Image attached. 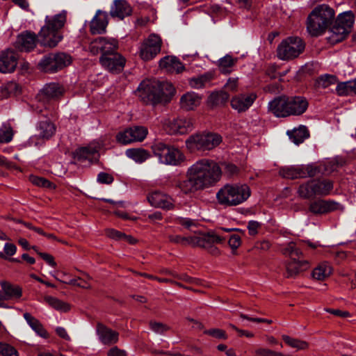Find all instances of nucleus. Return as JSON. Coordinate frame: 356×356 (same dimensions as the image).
Returning a JSON list of instances; mask_svg holds the SVG:
<instances>
[{"label": "nucleus", "mask_w": 356, "mask_h": 356, "mask_svg": "<svg viewBox=\"0 0 356 356\" xmlns=\"http://www.w3.org/2000/svg\"><path fill=\"white\" fill-rule=\"evenodd\" d=\"M165 127L170 134H185L193 130V122L191 118H176L166 122Z\"/></svg>", "instance_id": "obj_15"}, {"label": "nucleus", "mask_w": 356, "mask_h": 356, "mask_svg": "<svg viewBox=\"0 0 356 356\" xmlns=\"http://www.w3.org/2000/svg\"><path fill=\"white\" fill-rule=\"evenodd\" d=\"M334 10L327 4L314 8L307 17V29L312 36L323 34L334 18Z\"/></svg>", "instance_id": "obj_4"}, {"label": "nucleus", "mask_w": 356, "mask_h": 356, "mask_svg": "<svg viewBox=\"0 0 356 356\" xmlns=\"http://www.w3.org/2000/svg\"><path fill=\"white\" fill-rule=\"evenodd\" d=\"M0 355L2 356H19L17 350L11 345L0 342Z\"/></svg>", "instance_id": "obj_53"}, {"label": "nucleus", "mask_w": 356, "mask_h": 356, "mask_svg": "<svg viewBox=\"0 0 356 356\" xmlns=\"http://www.w3.org/2000/svg\"><path fill=\"white\" fill-rule=\"evenodd\" d=\"M282 254L289 257V259H300L302 256L301 250L297 247L296 243L291 242L288 243L284 248L282 249Z\"/></svg>", "instance_id": "obj_47"}, {"label": "nucleus", "mask_w": 356, "mask_h": 356, "mask_svg": "<svg viewBox=\"0 0 356 356\" xmlns=\"http://www.w3.org/2000/svg\"><path fill=\"white\" fill-rule=\"evenodd\" d=\"M337 82V76L330 74L322 75L317 80V83L318 86H321L324 88H327L331 85L335 84Z\"/></svg>", "instance_id": "obj_52"}, {"label": "nucleus", "mask_w": 356, "mask_h": 356, "mask_svg": "<svg viewBox=\"0 0 356 356\" xmlns=\"http://www.w3.org/2000/svg\"><path fill=\"white\" fill-rule=\"evenodd\" d=\"M257 99L255 93H243L235 95L231 99L232 108L238 113L246 111Z\"/></svg>", "instance_id": "obj_21"}, {"label": "nucleus", "mask_w": 356, "mask_h": 356, "mask_svg": "<svg viewBox=\"0 0 356 356\" xmlns=\"http://www.w3.org/2000/svg\"><path fill=\"white\" fill-rule=\"evenodd\" d=\"M228 243L232 249L236 250L241 245V237L236 234L232 235Z\"/></svg>", "instance_id": "obj_61"}, {"label": "nucleus", "mask_w": 356, "mask_h": 356, "mask_svg": "<svg viewBox=\"0 0 356 356\" xmlns=\"http://www.w3.org/2000/svg\"><path fill=\"white\" fill-rule=\"evenodd\" d=\"M309 103L302 96H289V107L290 116L302 115L307 109Z\"/></svg>", "instance_id": "obj_27"}, {"label": "nucleus", "mask_w": 356, "mask_h": 356, "mask_svg": "<svg viewBox=\"0 0 356 356\" xmlns=\"http://www.w3.org/2000/svg\"><path fill=\"white\" fill-rule=\"evenodd\" d=\"M159 67L170 73H180L185 70L184 65L175 56H166L159 61Z\"/></svg>", "instance_id": "obj_30"}, {"label": "nucleus", "mask_w": 356, "mask_h": 356, "mask_svg": "<svg viewBox=\"0 0 356 356\" xmlns=\"http://www.w3.org/2000/svg\"><path fill=\"white\" fill-rule=\"evenodd\" d=\"M177 222L186 229H191L192 227L196 225L195 220L188 218H178L177 219Z\"/></svg>", "instance_id": "obj_59"}, {"label": "nucleus", "mask_w": 356, "mask_h": 356, "mask_svg": "<svg viewBox=\"0 0 356 356\" xmlns=\"http://www.w3.org/2000/svg\"><path fill=\"white\" fill-rule=\"evenodd\" d=\"M162 40L156 34H151L140 47V56L145 61L150 60L161 51Z\"/></svg>", "instance_id": "obj_12"}, {"label": "nucleus", "mask_w": 356, "mask_h": 356, "mask_svg": "<svg viewBox=\"0 0 356 356\" xmlns=\"http://www.w3.org/2000/svg\"><path fill=\"white\" fill-rule=\"evenodd\" d=\"M309 268V263L307 260L300 259H289L286 263V276L288 278H293L298 276L301 272Z\"/></svg>", "instance_id": "obj_26"}, {"label": "nucleus", "mask_w": 356, "mask_h": 356, "mask_svg": "<svg viewBox=\"0 0 356 356\" xmlns=\"http://www.w3.org/2000/svg\"><path fill=\"white\" fill-rule=\"evenodd\" d=\"M67 12L62 10L54 15H47L44 19V25L41 28L38 35L40 43L44 47H55L63 39L60 32L66 22Z\"/></svg>", "instance_id": "obj_3"}, {"label": "nucleus", "mask_w": 356, "mask_h": 356, "mask_svg": "<svg viewBox=\"0 0 356 356\" xmlns=\"http://www.w3.org/2000/svg\"><path fill=\"white\" fill-rule=\"evenodd\" d=\"M298 193L300 197L304 199H313L316 196L314 179L308 181L301 184L298 189Z\"/></svg>", "instance_id": "obj_39"}, {"label": "nucleus", "mask_w": 356, "mask_h": 356, "mask_svg": "<svg viewBox=\"0 0 356 356\" xmlns=\"http://www.w3.org/2000/svg\"><path fill=\"white\" fill-rule=\"evenodd\" d=\"M100 148V144L98 143H92L88 147L79 148L76 151L75 159L79 161L83 160L91 161L95 158Z\"/></svg>", "instance_id": "obj_33"}, {"label": "nucleus", "mask_w": 356, "mask_h": 356, "mask_svg": "<svg viewBox=\"0 0 356 356\" xmlns=\"http://www.w3.org/2000/svg\"><path fill=\"white\" fill-rule=\"evenodd\" d=\"M97 333L100 341L106 345H111L118 342L119 334L102 324H98Z\"/></svg>", "instance_id": "obj_31"}, {"label": "nucleus", "mask_w": 356, "mask_h": 356, "mask_svg": "<svg viewBox=\"0 0 356 356\" xmlns=\"http://www.w3.org/2000/svg\"><path fill=\"white\" fill-rule=\"evenodd\" d=\"M261 227V223L255 221L250 220L248 224V229L250 235L254 236L258 233V229Z\"/></svg>", "instance_id": "obj_60"}, {"label": "nucleus", "mask_w": 356, "mask_h": 356, "mask_svg": "<svg viewBox=\"0 0 356 356\" xmlns=\"http://www.w3.org/2000/svg\"><path fill=\"white\" fill-rule=\"evenodd\" d=\"M149 327L153 332L157 334H163L168 330L165 325L159 322H150Z\"/></svg>", "instance_id": "obj_57"}, {"label": "nucleus", "mask_w": 356, "mask_h": 356, "mask_svg": "<svg viewBox=\"0 0 356 356\" xmlns=\"http://www.w3.org/2000/svg\"><path fill=\"white\" fill-rule=\"evenodd\" d=\"M55 131L54 124L47 120L40 122L38 127V136L42 138H49L54 134Z\"/></svg>", "instance_id": "obj_44"}, {"label": "nucleus", "mask_w": 356, "mask_h": 356, "mask_svg": "<svg viewBox=\"0 0 356 356\" xmlns=\"http://www.w3.org/2000/svg\"><path fill=\"white\" fill-rule=\"evenodd\" d=\"M72 58L65 53L50 54L39 63L40 68L45 72H55L69 65Z\"/></svg>", "instance_id": "obj_10"}, {"label": "nucleus", "mask_w": 356, "mask_h": 356, "mask_svg": "<svg viewBox=\"0 0 356 356\" xmlns=\"http://www.w3.org/2000/svg\"><path fill=\"white\" fill-rule=\"evenodd\" d=\"M147 200L154 207L165 210H171L175 207L172 198L160 191H156L149 193L147 196Z\"/></svg>", "instance_id": "obj_20"}, {"label": "nucleus", "mask_w": 356, "mask_h": 356, "mask_svg": "<svg viewBox=\"0 0 356 356\" xmlns=\"http://www.w3.org/2000/svg\"><path fill=\"white\" fill-rule=\"evenodd\" d=\"M108 24V13L106 11L98 10L90 22V31L93 35L104 33Z\"/></svg>", "instance_id": "obj_22"}, {"label": "nucleus", "mask_w": 356, "mask_h": 356, "mask_svg": "<svg viewBox=\"0 0 356 356\" xmlns=\"http://www.w3.org/2000/svg\"><path fill=\"white\" fill-rule=\"evenodd\" d=\"M24 319L29 325V326L40 337L43 338H47L48 333L46 330L43 327L40 322L31 316L29 313H24L23 315Z\"/></svg>", "instance_id": "obj_37"}, {"label": "nucleus", "mask_w": 356, "mask_h": 356, "mask_svg": "<svg viewBox=\"0 0 356 356\" xmlns=\"http://www.w3.org/2000/svg\"><path fill=\"white\" fill-rule=\"evenodd\" d=\"M222 171V174L224 173L228 177H231L238 174L239 169L238 168L230 163L221 162L220 163H217Z\"/></svg>", "instance_id": "obj_49"}, {"label": "nucleus", "mask_w": 356, "mask_h": 356, "mask_svg": "<svg viewBox=\"0 0 356 356\" xmlns=\"http://www.w3.org/2000/svg\"><path fill=\"white\" fill-rule=\"evenodd\" d=\"M90 280V277L88 274H83V277H78L77 278L72 279L68 282H63L65 284L76 286L83 289L90 288V284L88 281Z\"/></svg>", "instance_id": "obj_50"}, {"label": "nucleus", "mask_w": 356, "mask_h": 356, "mask_svg": "<svg viewBox=\"0 0 356 356\" xmlns=\"http://www.w3.org/2000/svg\"><path fill=\"white\" fill-rule=\"evenodd\" d=\"M0 285L4 293L3 299H6V300H18L22 297V289L19 286L12 284L6 281H1Z\"/></svg>", "instance_id": "obj_32"}, {"label": "nucleus", "mask_w": 356, "mask_h": 356, "mask_svg": "<svg viewBox=\"0 0 356 356\" xmlns=\"http://www.w3.org/2000/svg\"><path fill=\"white\" fill-rule=\"evenodd\" d=\"M147 133L148 131L146 127L136 126L120 132L116 138L119 143L126 145L134 142L143 141L146 138Z\"/></svg>", "instance_id": "obj_14"}, {"label": "nucleus", "mask_w": 356, "mask_h": 356, "mask_svg": "<svg viewBox=\"0 0 356 356\" xmlns=\"http://www.w3.org/2000/svg\"><path fill=\"white\" fill-rule=\"evenodd\" d=\"M202 102V97L195 92H188L184 94L179 100L180 107L186 111H193L197 108Z\"/></svg>", "instance_id": "obj_29"}, {"label": "nucleus", "mask_w": 356, "mask_h": 356, "mask_svg": "<svg viewBox=\"0 0 356 356\" xmlns=\"http://www.w3.org/2000/svg\"><path fill=\"white\" fill-rule=\"evenodd\" d=\"M289 107V96H280L268 102V110L277 118L290 116Z\"/></svg>", "instance_id": "obj_17"}, {"label": "nucleus", "mask_w": 356, "mask_h": 356, "mask_svg": "<svg viewBox=\"0 0 356 356\" xmlns=\"http://www.w3.org/2000/svg\"><path fill=\"white\" fill-rule=\"evenodd\" d=\"M251 191L247 184H225L216 193L220 204L232 207L245 202L250 196Z\"/></svg>", "instance_id": "obj_5"}, {"label": "nucleus", "mask_w": 356, "mask_h": 356, "mask_svg": "<svg viewBox=\"0 0 356 356\" xmlns=\"http://www.w3.org/2000/svg\"><path fill=\"white\" fill-rule=\"evenodd\" d=\"M44 302L53 309L61 312H66L70 310V305L63 300L51 296H46L44 298Z\"/></svg>", "instance_id": "obj_43"}, {"label": "nucleus", "mask_w": 356, "mask_h": 356, "mask_svg": "<svg viewBox=\"0 0 356 356\" xmlns=\"http://www.w3.org/2000/svg\"><path fill=\"white\" fill-rule=\"evenodd\" d=\"M17 54L13 50L7 49L0 52V72H13L17 65Z\"/></svg>", "instance_id": "obj_19"}, {"label": "nucleus", "mask_w": 356, "mask_h": 356, "mask_svg": "<svg viewBox=\"0 0 356 356\" xmlns=\"http://www.w3.org/2000/svg\"><path fill=\"white\" fill-rule=\"evenodd\" d=\"M37 35L31 31L20 33L15 41V47L20 51H30L36 47Z\"/></svg>", "instance_id": "obj_24"}, {"label": "nucleus", "mask_w": 356, "mask_h": 356, "mask_svg": "<svg viewBox=\"0 0 356 356\" xmlns=\"http://www.w3.org/2000/svg\"><path fill=\"white\" fill-rule=\"evenodd\" d=\"M132 13V8L125 0H114L111 6L110 15L113 17L123 19L129 16Z\"/></svg>", "instance_id": "obj_28"}, {"label": "nucleus", "mask_w": 356, "mask_h": 356, "mask_svg": "<svg viewBox=\"0 0 356 356\" xmlns=\"http://www.w3.org/2000/svg\"><path fill=\"white\" fill-rule=\"evenodd\" d=\"M221 177L222 171L216 161L202 159L188 168L186 179L178 181L176 187L184 194H189L214 186Z\"/></svg>", "instance_id": "obj_1"}, {"label": "nucleus", "mask_w": 356, "mask_h": 356, "mask_svg": "<svg viewBox=\"0 0 356 356\" xmlns=\"http://www.w3.org/2000/svg\"><path fill=\"white\" fill-rule=\"evenodd\" d=\"M336 92L339 96L356 94V79L338 83Z\"/></svg>", "instance_id": "obj_38"}, {"label": "nucleus", "mask_w": 356, "mask_h": 356, "mask_svg": "<svg viewBox=\"0 0 356 356\" xmlns=\"http://www.w3.org/2000/svg\"><path fill=\"white\" fill-rule=\"evenodd\" d=\"M126 155L139 163L144 162L149 157V152L144 149H129L126 151Z\"/></svg>", "instance_id": "obj_45"}, {"label": "nucleus", "mask_w": 356, "mask_h": 356, "mask_svg": "<svg viewBox=\"0 0 356 356\" xmlns=\"http://www.w3.org/2000/svg\"><path fill=\"white\" fill-rule=\"evenodd\" d=\"M298 193L300 197L304 199H313L316 196L314 179L308 181L301 184L298 189Z\"/></svg>", "instance_id": "obj_40"}, {"label": "nucleus", "mask_w": 356, "mask_h": 356, "mask_svg": "<svg viewBox=\"0 0 356 356\" xmlns=\"http://www.w3.org/2000/svg\"><path fill=\"white\" fill-rule=\"evenodd\" d=\"M238 87V78L237 77H232L229 78L226 84L225 85V88L229 90L234 91L236 90Z\"/></svg>", "instance_id": "obj_62"}, {"label": "nucleus", "mask_w": 356, "mask_h": 356, "mask_svg": "<svg viewBox=\"0 0 356 356\" xmlns=\"http://www.w3.org/2000/svg\"><path fill=\"white\" fill-rule=\"evenodd\" d=\"M107 356H127V354L124 350L115 346L108 350Z\"/></svg>", "instance_id": "obj_64"}, {"label": "nucleus", "mask_w": 356, "mask_h": 356, "mask_svg": "<svg viewBox=\"0 0 356 356\" xmlns=\"http://www.w3.org/2000/svg\"><path fill=\"white\" fill-rule=\"evenodd\" d=\"M333 268L327 261H322L312 272V277L318 281L327 279L332 273Z\"/></svg>", "instance_id": "obj_34"}, {"label": "nucleus", "mask_w": 356, "mask_h": 356, "mask_svg": "<svg viewBox=\"0 0 356 356\" xmlns=\"http://www.w3.org/2000/svg\"><path fill=\"white\" fill-rule=\"evenodd\" d=\"M229 95L225 91H216L208 97V104L211 106H219L225 104L229 99Z\"/></svg>", "instance_id": "obj_41"}, {"label": "nucleus", "mask_w": 356, "mask_h": 356, "mask_svg": "<svg viewBox=\"0 0 356 356\" xmlns=\"http://www.w3.org/2000/svg\"><path fill=\"white\" fill-rule=\"evenodd\" d=\"M169 241L173 243L180 244L181 245H191V236L185 237L179 235L168 236Z\"/></svg>", "instance_id": "obj_55"}, {"label": "nucleus", "mask_w": 356, "mask_h": 356, "mask_svg": "<svg viewBox=\"0 0 356 356\" xmlns=\"http://www.w3.org/2000/svg\"><path fill=\"white\" fill-rule=\"evenodd\" d=\"M99 60L102 65L112 73L121 72L125 64V59L118 53L102 56Z\"/></svg>", "instance_id": "obj_18"}, {"label": "nucleus", "mask_w": 356, "mask_h": 356, "mask_svg": "<svg viewBox=\"0 0 356 356\" xmlns=\"http://www.w3.org/2000/svg\"><path fill=\"white\" fill-rule=\"evenodd\" d=\"M106 235L112 239L118 241H122L123 237H124V233L114 229H107L106 230Z\"/></svg>", "instance_id": "obj_58"}, {"label": "nucleus", "mask_w": 356, "mask_h": 356, "mask_svg": "<svg viewBox=\"0 0 356 356\" xmlns=\"http://www.w3.org/2000/svg\"><path fill=\"white\" fill-rule=\"evenodd\" d=\"M211 76L205 74L192 77L189 79L188 83L191 88L199 89L206 86L211 81Z\"/></svg>", "instance_id": "obj_48"}, {"label": "nucleus", "mask_w": 356, "mask_h": 356, "mask_svg": "<svg viewBox=\"0 0 356 356\" xmlns=\"http://www.w3.org/2000/svg\"><path fill=\"white\" fill-rule=\"evenodd\" d=\"M237 62V58L230 55H226L218 60V68L221 73L227 74L232 72L233 67Z\"/></svg>", "instance_id": "obj_42"}, {"label": "nucleus", "mask_w": 356, "mask_h": 356, "mask_svg": "<svg viewBox=\"0 0 356 356\" xmlns=\"http://www.w3.org/2000/svg\"><path fill=\"white\" fill-rule=\"evenodd\" d=\"M254 353L258 356H273L274 351L266 348H258L254 350Z\"/></svg>", "instance_id": "obj_63"}, {"label": "nucleus", "mask_w": 356, "mask_h": 356, "mask_svg": "<svg viewBox=\"0 0 356 356\" xmlns=\"http://www.w3.org/2000/svg\"><path fill=\"white\" fill-rule=\"evenodd\" d=\"M222 142V137L216 133L202 132L190 136L186 140V148L191 152L211 150Z\"/></svg>", "instance_id": "obj_7"}, {"label": "nucleus", "mask_w": 356, "mask_h": 356, "mask_svg": "<svg viewBox=\"0 0 356 356\" xmlns=\"http://www.w3.org/2000/svg\"><path fill=\"white\" fill-rule=\"evenodd\" d=\"M318 172L314 165H300L283 167L280 169L279 174L284 178L293 179L314 177Z\"/></svg>", "instance_id": "obj_11"}, {"label": "nucleus", "mask_w": 356, "mask_h": 356, "mask_svg": "<svg viewBox=\"0 0 356 356\" xmlns=\"http://www.w3.org/2000/svg\"><path fill=\"white\" fill-rule=\"evenodd\" d=\"M13 132L8 124H3L0 128V143H7L12 140Z\"/></svg>", "instance_id": "obj_51"}, {"label": "nucleus", "mask_w": 356, "mask_h": 356, "mask_svg": "<svg viewBox=\"0 0 356 356\" xmlns=\"http://www.w3.org/2000/svg\"><path fill=\"white\" fill-rule=\"evenodd\" d=\"M282 338L286 344L297 350H306L309 348V343L305 341L293 338L286 334L282 335Z\"/></svg>", "instance_id": "obj_46"}, {"label": "nucleus", "mask_w": 356, "mask_h": 356, "mask_svg": "<svg viewBox=\"0 0 356 356\" xmlns=\"http://www.w3.org/2000/svg\"><path fill=\"white\" fill-rule=\"evenodd\" d=\"M90 51L93 54H97L99 52L102 56L109 55L116 53L118 48V40L114 38H98L91 42L90 44Z\"/></svg>", "instance_id": "obj_13"}, {"label": "nucleus", "mask_w": 356, "mask_h": 356, "mask_svg": "<svg viewBox=\"0 0 356 356\" xmlns=\"http://www.w3.org/2000/svg\"><path fill=\"white\" fill-rule=\"evenodd\" d=\"M305 47L303 40L299 37H288L277 46V57L282 60H289L297 58Z\"/></svg>", "instance_id": "obj_9"}, {"label": "nucleus", "mask_w": 356, "mask_h": 356, "mask_svg": "<svg viewBox=\"0 0 356 356\" xmlns=\"http://www.w3.org/2000/svg\"><path fill=\"white\" fill-rule=\"evenodd\" d=\"M30 181L33 184L38 186L49 188H54V185L51 182L43 177L32 175L30 177Z\"/></svg>", "instance_id": "obj_54"}, {"label": "nucleus", "mask_w": 356, "mask_h": 356, "mask_svg": "<svg viewBox=\"0 0 356 356\" xmlns=\"http://www.w3.org/2000/svg\"><path fill=\"white\" fill-rule=\"evenodd\" d=\"M64 93V88L58 83H49L44 86L38 95L40 101L47 102L57 99Z\"/></svg>", "instance_id": "obj_25"}, {"label": "nucleus", "mask_w": 356, "mask_h": 356, "mask_svg": "<svg viewBox=\"0 0 356 356\" xmlns=\"http://www.w3.org/2000/svg\"><path fill=\"white\" fill-rule=\"evenodd\" d=\"M290 140L296 145H299L309 137V131L307 127L300 125L291 131H287Z\"/></svg>", "instance_id": "obj_35"}, {"label": "nucleus", "mask_w": 356, "mask_h": 356, "mask_svg": "<svg viewBox=\"0 0 356 356\" xmlns=\"http://www.w3.org/2000/svg\"><path fill=\"white\" fill-rule=\"evenodd\" d=\"M355 15L351 10L345 11L337 16L334 25L331 28L328 40L336 44L343 40L352 31Z\"/></svg>", "instance_id": "obj_6"}, {"label": "nucleus", "mask_w": 356, "mask_h": 356, "mask_svg": "<svg viewBox=\"0 0 356 356\" xmlns=\"http://www.w3.org/2000/svg\"><path fill=\"white\" fill-rule=\"evenodd\" d=\"M316 196L328 195L333 190V182L329 179H314Z\"/></svg>", "instance_id": "obj_36"}, {"label": "nucleus", "mask_w": 356, "mask_h": 356, "mask_svg": "<svg viewBox=\"0 0 356 356\" xmlns=\"http://www.w3.org/2000/svg\"><path fill=\"white\" fill-rule=\"evenodd\" d=\"M138 96L145 104L156 105L168 103L175 95V89L167 81H144L138 88Z\"/></svg>", "instance_id": "obj_2"}, {"label": "nucleus", "mask_w": 356, "mask_h": 356, "mask_svg": "<svg viewBox=\"0 0 356 356\" xmlns=\"http://www.w3.org/2000/svg\"><path fill=\"white\" fill-rule=\"evenodd\" d=\"M97 180L100 184H111L113 181L114 179L111 175L107 172H101L97 175Z\"/></svg>", "instance_id": "obj_56"}, {"label": "nucleus", "mask_w": 356, "mask_h": 356, "mask_svg": "<svg viewBox=\"0 0 356 356\" xmlns=\"http://www.w3.org/2000/svg\"><path fill=\"white\" fill-rule=\"evenodd\" d=\"M223 238L215 233H200L191 236V245L205 249L213 248L214 243H220Z\"/></svg>", "instance_id": "obj_16"}, {"label": "nucleus", "mask_w": 356, "mask_h": 356, "mask_svg": "<svg viewBox=\"0 0 356 356\" xmlns=\"http://www.w3.org/2000/svg\"><path fill=\"white\" fill-rule=\"evenodd\" d=\"M154 155L161 163L170 165H179L186 159L184 154L178 148L168 145L162 142L152 145Z\"/></svg>", "instance_id": "obj_8"}, {"label": "nucleus", "mask_w": 356, "mask_h": 356, "mask_svg": "<svg viewBox=\"0 0 356 356\" xmlns=\"http://www.w3.org/2000/svg\"><path fill=\"white\" fill-rule=\"evenodd\" d=\"M343 209L340 203L333 200H319L311 203L309 210L315 214H323Z\"/></svg>", "instance_id": "obj_23"}]
</instances>
